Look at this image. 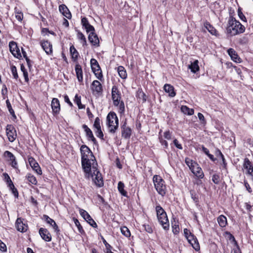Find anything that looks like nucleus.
I'll return each mask as SVG.
<instances>
[{"label": "nucleus", "mask_w": 253, "mask_h": 253, "mask_svg": "<svg viewBox=\"0 0 253 253\" xmlns=\"http://www.w3.org/2000/svg\"><path fill=\"white\" fill-rule=\"evenodd\" d=\"M226 30L228 34L233 36L243 33L245 32V27L233 16H230Z\"/></svg>", "instance_id": "f257e3e1"}, {"label": "nucleus", "mask_w": 253, "mask_h": 253, "mask_svg": "<svg viewBox=\"0 0 253 253\" xmlns=\"http://www.w3.org/2000/svg\"><path fill=\"white\" fill-rule=\"evenodd\" d=\"M83 169L86 174H99L100 172L97 168V164L95 160L91 158L86 159V160H82Z\"/></svg>", "instance_id": "f03ea898"}, {"label": "nucleus", "mask_w": 253, "mask_h": 253, "mask_svg": "<svg viewBox=\"0 0 253 253\" xmlns=\"http://www.w3.org/2000/svg\"><path fill=\"white\" fill-rule=\"evenodd\" d=\"M156 211L158 221L163 226L164 229L169 230V221L167 213L160 205L156 207Z\"/></svg>", "instance_id": "7ed1b4c3"}, {"label": "nucleus", "mask_w": 253, "mask_h": 253, "mask_svg": "<svg viewBox=\"0 0 253 253\" xmlns=\"http://www.w3.org/2000/svg\"><path fill=\"white\" fill-rule=\"evenodd\" d=\"M106 120L109 132L115 133L119 127V120L116 114L114 112H110L108 114Z\"/></svg>", "instance_id": "20e7f679"}, {"label": "nucleus", "mask_w": 253, "mask_h": 253, "mask_svg": "<svg viewBox=\"0 0 253 253\" xmlns=\"http://www.w3.org/2000/svg\"><path fill=\"white\" fill-rule=\"evenodd\" d=\"M155 188L159 194L164 196L166 192L165 181L160 175H154L153 178Z\"/></svg>", "instance_id": "39448f33"}, {"label": "nucleus", "mask_w": 253, "mask_h": 253, "mask_svg": "<svg viewBox=\"0 0 253 253\" xmlns=\"http://www.w3.org/2000/svg\"><path fill=\"white\" fill-rule=\"evenodd\" d=\"M3 156L9 164L16 169L15 172L16 173L20 172V170L17 169L18 165L16 158L13 154L8 151H6L3 154Z\"/></svg>", "instance_id": "423d86ee"}, {"label": "nucleus", "mask_w": 253, "mask_h": 253, "mask_svg": "<svg viewBox=\"0 0 253 253\" xmlns=\"http://www.w3.org/2000/svg\"><path fill=\"white\" fill-rule=\"evenodd\" d=\"M185 162L193 174H198L201 172L202 169L196 162L193 161L188 158H186L185 159Z\"/></svg>", "instance_id": "0eeeda50"}, {"label": "nucleus", "mask_w": 253, "mask_h": 253, "mask_svg": "<svg viewBox=\"0 0 253 253\" xmlns=\"http://www.w3.org/2000/svg\"><path fill=\"white\" fill-rule=\"evenodd\" d=\"M6 133L8 140L11 142H13L16 138V131L12 125H7L6 127Z\"/></svg>", "instance_id": "6e6552de"}, {"label": "nucleus", "mask_w": 253, "mask_h": 253, "mask_svg": "<svg viewBox=\"0 0 253 253\" xmlns=\"http://www.w3.org/2000/svg\"><path fill=\"white\" fill-rule=\"evenodd\" d=\"M9 47L10 51L14 57L18 59H20L22 57L20 49L15 42H10L9 43Z\"/></svg>", "instance_id": "1a4fd4ad"}, {"label": "nucleus", "mask_w": 253, "mask_h": 253, "mask_svg": "<svg viewBox=\"0 0 253 253\" xmlns=\"http://www.w3.org/2000/svg\"><path fill=\"white\" fill-rule=\"evenodd\" d=\"M80 150L82 160H83V161L86 160V159H89L90 157H91V158L94 157L90 149L85 145H82Z\"/></svg>", "instance_id": "9d476101"}, {"label": "nucleus", "mask_w": 253, "mask_h": 253, "mask_svg": "<svg viewBox=\"0 0 253 253\" xmlns=\"http://www.w3.org/2000/svg\"><path fill=\"white\" fill-rule=\"evenodd\" d=\"M81 215L88 223L92 227L96 228L97 225L94 220L91 218L88 213L83 209H80Z\"/></svg>", "instance_id": "9b49d317"}, {"label": "nucleus", "mask_w": 253, "mask_h": 253, "mask_svg": "<svg viewBox=\"0 0 253 253\" xmlns=\"http://www.w3.org/2000/svg\"><path fill=\"white\" fill-rule=\"evenodd\" d=\"M112 98L114 106H118L121 99V94L118 87L114 85L112 88Z\"/></svg>", "instance_id": "f8f14e48"}, {"label": "nucleus", "mask_w": 253, "mask_h": 253, "mask_svg": "<svg viewBox=\"0 0 253 253\" xmlns=\"http://www.w3.org/2000/svg\"><path fill=\"white\" fill-rule=\"evenodd\" d=\"M122 136L125 139L129 138L131 135L132 130L129 126H126V121H125L121 126Z\"/></svg>", "instance_id": "ddd939ff"}, {"label": "nucleus", "mask_w": 253, "mask_h": 253, "mask_svg": "<svg viewBox=\"0 0 253 253\" xmlns=\"http://www.w3.org/2000/svg\"><path fill=\"white\" fill-rule=\"evenodd\" d=\"M40 44L47 55H51L52 54V45L49 41H41Z\"/></svg>", "instance_id": "4468645a"}, {"label": "nucleus", "mask_w": 253, "mask_h": 253, "mask_svg": "<svg viewBox=\"0 0 253 253\" xmlns=\"http://www.w3.org/2000/svg\"><path fill=\"white\" fill-rule=\"evenodd\" d=\"M28 162L33 169L37 174H42V170L39 164L32 157H28Z\"/></svg>", "instance_id": "2eb2a0df"}, {"label": "nucleus", "mask_w": 253, "mask_h": 253, "mask_svg": "<svg viewBox=\"0 0 253 253\" xmlns=\"http://www.w3.org/2000/svg\"><path fill=\"white\" fill-rule=\"evenodd\" d=\"M42 219L45 221L47 224H49L54 230V231L58 234L60 232V230L56 224L55 221L50 218L48 215L44 214L42 217Z\"/></svg>", "instance_id": "dca6fc26"}, {"label": "nucleus", "mask_w": 253, "mask_h": 253, "mask_svg": "<svg viewBox=\"0 0 253 253\" xmlns=\"http://www.w3.org/2000/svg\"><path fill=\"white\" fill-rule=\"evenodd\" d=\"M51 108L54 115H58L60 111V105L57 98H53L51 101Z\"/></svg>", "instance_id": "f3484780"}, {"label": "nucleus", "mask_w": 253, "mask_h": 253, "mask_svg": "<svg viewBox=\"0 0 253 253\" xmlns=\"http://www.w3.org/2000/svg\"><path fill=\"white\" fill-rule=\"evenodd\" d=\"M23 220L21 218H18L15 223L17 230L21 232H26L28 229V225L23 223Z\"/></svg>", "instance_id": "a211bd4d"}, {"label": "nucleus", "mask_w": 253, "mask_h": 253, "mask_svg": "<svg viewBox=\"0 0 253 253\" xmlns=\"http://www.w3.org/2000/svg\"><path fill=\"white\" fill-rule=\"evenodd\" d=\"M39 234L41 235L42 238L45 242L51 241V235L47 229L41 228L39 229Z\"/></svg>", "instance_id": "6ab92c4d"}, {"label": "nucleus", "mask_w": 253, "mask_h": 253, "mask_svg": "<svg viewBox=\"0 0 253 253\" xmlns=\"http://www.w3.org/2000/svg\"><path fill=\"white\" fill-rule=\"evenodd\" d=\"M82 127L85 132L86 135L88 140H91L93 142L94 144H96L97 143L96 140L94 137L91 129L85 124L83 125Z\"/></svg>", "instance_id": "aec40b11"}, {"label": "nucleus", "mask_w": 253, "mask_h": 253, "mask_svg": "<svg viewBox=\"0 0 253 253\" xmlns=\"http://www.w3.org/2000/svg\"><path fill=\"white\" fill-rule=\"evenodd\" d=\"M91 177L95 184L101 187L103 186V180L102 175H88V178Z\"/></svg>", "instance_id": "412c9836"}, {"label": "nucleus", "mask_w": 253, "mask_h": 253, "mask_svg": "<svg viewBox=\"0 0 253 253\" xmlns=\"http://www.w3.org/2000/svg\"><path fill=\"white\" fill-rule=\"evenodd\" d=\"M91 88L93 92H96L97 93H101L103 90L101 83L97 80H95L92 83Z\"/></svg>", "instance_id": "4be33fe9"}, {"label": "nucleus", "mask_w": 253, "mask_h": 253, "mask_svg": "<svg viewBox=\"0 0 253 253\" xmlns=\"http://www.w3.org/2000/svg\"><path fill=\"white\" fill-rule=\"evenodd\" d=\"M59 10L63 14V15H64L67 18L69 19L71 18V13L66 5L64 4L60 5L59 6Z\"/></svg>", "instance_id": "5701e85b"}, {"label": "nucleus", "mask_w": 253, "mask_h": 253, "mask_svg": "<svg viewBox=\"0 0 253 253\" xmlns=\"http://www.w3.org/2000/svg\"><path fill=\"white\" fill-rule=\"evenodd\" d=\"M243 168L246 170L248 174H252L253 172V166L249 159H245L243 164Z\"/></svg>", "instance_id": "b1692460"}, {"label": "nucleus", "mask_w": 253, "mask_h": 253, "mask_svg": "<svg viewBox=\"0 0 253 253\" xmlns=\"http://www.w3.org/2000/svg\"><path fill=\"white\" fill-rule=\"evenodd\" d=\"M88 40L93 45L98 46L99 44V40L97 35L95 32H91L88 36Z\"/></svg>", "instance_id": "393cba45"}, {"label": "nucleus", "mask_w": 253, "mask_h": 253, "mask_svg": "<svg viewBox=\"0 0 253 253\" xmlns=\"http://www.w3.org/2000/svg\"><path fill=\"white\" fill-rule=\"evenodd\" d=\"M164 89L166 92L169 93V95L171 97H173L176 95L174 87L169 84H166L164 86Z\"/></svg>", "instance_id": "a878e982"}, {"label": "nucleus", "mask_w": 253, "mask_h": 253, "mask_svg": "<svg viewBox=\"0 0 253 253\" xmlns=\"http://www.w3.org/2000/svg\"><path fill=\"white\" fill-rule=\"evenodd\" d=\"M227 52L232 60L236 62H240V58H239L237 53L234 49L233 48H229L228 49Z\"/></svg>", "instance_id": "bb28decb"}, {"label": "nucleus", "mask_w": 253, "mask_h": 253, "mask_svg": "<svg viewBox=\"0 0 253 253\" xmlns=\"http://www.w3.org/2000/svg\"><path fill=\"white\" fill-rule=\"evenodd\" d=\"M75 71L77 77L79 82H82L83 80V71L82 67L79 64H76L75 66Z\"/></svg>", "instance_id": "cd10ccee"}, {"label": "nucleus", "mask_w": 253, "mask_h": 253, "mask_svg": "<svg viewBox=\"0 0 253 253\" xmlns=\"http://www.w3.org/2000/svg\"><path fill=\"white\" fill-rule=\"evenodd\" d=\"M198 63V60H195L193 62H191V64L188 65V68L190 69L191 72L196 73L199 71V66Z\"/></svg>", "instance_id": "c85d7f7f"}, {"label": "nucleus", "mask_w": 253, "mask_h": 253, "mask_svg": "<svg viewBox=\"0 0 253 253\" xmlns=\"http://www.w3.org/2000/svg\"><path fill=\"white\" fill-rule=\"evenodd\" d=\"M205 27L211 35H214L216 37L219 36V34L217 30L209 22H207L205 23Z\"/></svg>", "instance_id": "c756f323"}, {"label": "nucleus", "mask_w": 253, "mask_h": 253, "mask_svg": "<svg viewBox=\"0 0 253 253\" xmlns=\"http://www.w3.org/2000/svg\"><path fill=\"white\" fill-rule=\"evenodd\" d=\"M70 52L73 60L76 61L78 59L79 54L73 45H72L70 47Z\"/></svg>", "instance_id": "7c9ffc66"}, {"label": "nucleus", "mask_w": 253, "mask_h": 253, "mask_svg": "<svg viewBox=\"0 0 253 253\" xmlns=\"http://www.w3.org/2000/svg\"><path fill=\"white\" fill-rule=\"evenodd\" d=\"M118 72L119 76L123 79H126L127 78V74L125 68L122 66L118 67Z\"/></svg>", "instance_id": "2f4dec72"}, {"label": "nucleus", "mask_w": 253, "mask_h": 253, "mask_svg": "<svg viewBox=\"0 0 253 253\" xmlns=\"http://www.w3.org/2000/svg\"><path fill=\"white\" fill-rule=\"evenodd\" d=\"M217 221L218 222L219 226L221 227H225L227 223V218L223 215H220L217 218Z\"/></svg>", "instance_id": "473e14b6"}, {"label": "nucleus", "mask_w": 253, "mask_h": 253, "mask_svg": "<svg viewBox=\"0 0 253 253\" xmlns=\"http://www.w3.org/2000/svg\"><path fill=\"white\" fill-rule=\"evenodd\" d=\"M181 111L184 114L188 115H192L194 113V110L193 109H190L186 106H182Z\"/></svg>", "instance_id": "72a5a7b5"}, {"label": "nucleus", "mask_w": 253, "mask_h": 253, "mask_svg": "<svg viewBox=\"0 0 253 253\" xmlns=\"http://www.w3.org/2000/svg\"><path fill=\"white\" fill-rule=\"evenodd\" d=\"M74 102L78 105L80 109L85 108V106L81 103V97L78 94H76L74 98Z\"/></svg>", "instance_id": "f704fd0d"}, {"label": "nucleus", "mask_w": 253, "mask_h": 253, "mask_svg": "<svg viewBox=\"0 0 253 253\" xmlns=\"http://www.w3.org/2000/svg\"><path fill=\"white\" fill-rule=\"evenodd\" d=\"M124 184L122 181L119 182L118 185V189L119 191L123 196L127 197V192L124 190Z\"/></svg>", "instance_id": "c9c22d12"}, {"label": "nucleus", "mask_w": 253, "mask_h": 253, "mask_svg": "<svg viewBox=\"0 0 253 253\" xmlns=\"http://www.w3.org/2000/svg\"><path fill=\"white\" fill-rule=\"evenodd\" d=\"M90 64L92 72L101 69L98 63L97 62V60L95 59L92 58L90 60Z\"/></svg>", "instance_id": "e433bc0d"}, {"label": "nucleus", "mask_w": 253, "mask_h": 253, "mask_svg": "<svg viewBox=\"0 0 253 253\" xmlns=\"http://www.w3.org/2000/svg\"><path fill=\"white\" fill-rule=\"evenodd\" d=\"M205 175H193V182L194 184L200 185L202 184L201 179L203 178Z\"/></svg>", "instance_id": "4c0bfd02"}, {"label": "nucleus", "mask_w": 253, "mask_h": 253, "mask_svg": "<svg viewBox=\"0 0 253 253\" xmlns=\"http://www.w3.org/2000/svg\"><path fill=\"white\" fill-rule=\"evenodd\" d=\"M4 180L6 183L7 187L9 188L13 187V183L10 179L9 175H4Z\"/></svg>", "instance_id": "58836bf2"}, {"label": "nucleus", "mask_w": 253, "mask_h": 253, "mask_svg": "<svg viewBox=\"0 0 253 253\" xmlns=\"http://www.w3.org/2000/svg\"><path fill=\"white\" fill-rule=\"evenodd\" d=\"M93 72L94 73L96 77L100 81H103L104 80L102 72L101 69L94 71Z\"/></svg>", "instance_id": "ea45409f"}, {"label": "nucleus", "mask_w": 253, "mask_h": 253, "mask_svg": "<svg viewBox=\"0 0 253 253\" xmlns=\"http://www.w3.org/2000/svg\"><path fill=\"white\" fill-rule=\"evenodd\" d=\"M121 231L124 236L126 237H129L130 236V232L129 229L126 226H123L121 228Z\"/></svg>", "instance_id": "a19ab883"}, {"label": "nucleus", "mask_w": 253, "mask_h": 253, "mask_svg": "<svg viewBox=\"0 0 253 253\" xmlns=\"http://www.w3.org/2000/svg\"><path fill=\"white\" fill-rule=\"evenodd\" d=\"M138 98L140 101H142V103L145 102L146 101V95L142 91H140L138 93Z\"/></svg>", "instance_id": "79ce46f5"}, {"label": "nucleus", "mask_w": 253, "mask_h": 253, "mask_svg": "<svg viewBox=\"0 0 253 253\" xmlns=\"http://www.w3.org/2000/svg\"><path fill=\"white\" fill-rule=\"evenodd\" d=\"M28 181L32 184L36 185L37 180L36 178L33 175H29L27 177Z\"/></svg>", "instance_id": "37998d69"}, {"label": "nucleus", "mask_w": 253, "mask_h": 253, "mask_svg": "<svg viewBox=\"0 0 253 253\" xmlns=\"http://www.w3.org/2000/svg\"><path fill=\"white\" fill-rule=\"evenodd\" d=\"M190 244H191L195 250L198 251L200 249V246L196 237L194 238V240L192 241V243H190Z\"/></svg>", "instance_id": "c03bdc74"}, {"label": "nucleus", "mask_w": 253, "mask_h": 253, "mask_svg": "<svg viewBox=\"0 0 253 253\" xmlns=\"http://www.w3.org/2000/svg\"><path fill=\"white\" fill-rule=\"evenodd\" d=\"M222 180L219 175H212V180L215 184H218Z\"/></svg>", "instance_id": "a18cd8bd"}, {"label": "nucleus", "mask_w": 253, "mask_h": 253, "mask_svg": "<svg viewBox=\"0 0 253 253\" xmlns=\"http://www.w3.org/2000/svg\"><path fill=\"white\" fill-rule=\"evenodd\" d=\"M77 37L79 40L83 41V44H85L86 43L85 37L82 32L79 31L78 32Z\"/></svg>", "instance_id": "49530a36"}, {"label": "nucleus", "mask_w": 253, "mask_h": 253, "mask_svg": "<svg viewBox=\"0 0 253 253\" xmlns=\"http://www.w3.org/2000/svg\"><path fill=\"white\" fill-rule=\"evenodd\" d=\"M74 221L75 225L77 226L78 230L80 233H82L84 231V229L81 226L79 221L76 218H74Z\"/></svg>", "instance_id": "de8ad7c7"}, {"label": "nucleus", "mask_w": 253, "mask_h": 253, "mask_svg": "<svg viewBox=\"0 0 253 253\" xmlns=\"http://www.w3.org/2000/svg\"><path fill=\"white\" fill-rule=\"evenodd\" d=\"M100 119L98 117L96 118L95 119V121L93 124V126L96 129H99L101 128V126L100 125Z\"/></svg>", "instance_id": "09e8293b"}, {"label": "nucleus", "mask_w": 253, "mask_h": 253, "mask_svg": "<svg viewBox=\"0 0 253 253\" xmlns=\"http://www.w3.org/2000/svg\"><path fill=\"white\" fill-rule=\"evenodd\" d=\"M11 70L14 78L17 80L18 78V75L16 67L12 66L11 67Z\"/></svg>", "instance_id": "8fccbe9b"}, {"label": "nucleus", "mask_w": 253, "mask_h": 253, "mask_svg": "<svg viewBox=\"0 0 253 253\" xmlns=\"http://www.w3.org/2000/svg\"><path fill=\"white\" fill-rule=\"evenodd\" d=\"M119 107V112L120 114L124 113L125 111V104L123 101H119V104L118 106Z\"/></svg>", "instance_id": "3c124183"}, {"label": "nucleus", "mask_w": 253, "mask_h": 253, "mask_svg": "<svg viewBox=\"0 0 253 253\" xmlns=\"http://www.w3.org/2000/svg\"><path fill=\"white\" fill-rule=\"evenodd\" d=\"M84 28L85 29L87 33L94 32L95 31L94 28L89 23L88 24H87V25L85 27H84Z\"/></svg>", "instance_id": "603ef678"}, {"label": "nucleus", "mask_w": 253, "mask_h": 253, "mask_svg": "<svg viewBox=\"0 0 253 253\" xmlns=\"http://www.w3.org/2000/svg\"><path fill=\"white\" fill-rule=\"evenodd\" d=\"M238 14L239 18H240V19L241 20H242L243 21H244V22L247 21L246 18L245 16L244 15V14L243 13V12H242V10L240 8H239L238 10Z\"/></svg>", "instance_id": "864d4df0"}, {"label": "nucleus", "mask_w": 253, "mask_h": 253, "mask_svg": "<svg viewBox=\"0 0 253 253\" xmlns=\"http://www.w3.org/2000/svg\"><path fill=\"white\" fill-rule=\"evenodd\" d=\"M215 155L217 157H219L222 159L223 163L225 165V160L224 156L222 154V153H221V152L220 151V150H219V149H217L215 151Z\"/></svg>", "instance_id": "5fc2aeb1"}, {"label": "nucleus", "mask_w": 253, "mask_h": 253, "mask_svg": "<svg viewBox=\"0 0 253 253\" xmlns=\"http://www.w3.org/2000/svg\"><path fill=\"white\" fill-rule=\"evenodd\" d=\"M9 189L11 191V192L16 198H18L19 196V193L17 189L13 185V187L9 188Z\"/></svg>", "instance_id": "6e6d98bb"}, {"label": "nucleus", "mask_w": 253, "mask_h": 253, "mask_svg": "<svg viewBox=\"0 0 253 253\" xmlns=\"http://www.w3.org/2000/svg\"><path fill=\"white\" fill-rule=\"evenodd\" d=\"M159 141L161 143V144H162V145L164 146V147L165 148H168V142L166 140H164L162 137V136H160L159 137Z\"/></svg>", "instance_id": "4d7b16f0"}, {"label": "nucleus", "mask_w": 253, "mask_h": 253, "mask_svg": "<svg viewBox=\"0 0 253 253\" xmlns=\"http://www.w3.org/2000/svg\"><path fill=\"white\" fill-rule=\"evenodd\" d=\"M145 230L149 233H152L153 232V228L151 226L148 224H144V225Z\"/></svg>", "instance_id": "13d9d810"}, {"label": "nucleus", "mask_w": 253, "mask_h": 253, "mask_svg": "<svg viewBox=\"0 0 253 253\" xmlns=\"http://www.w3.org/2000/svg\"><path fill=\"white\" fill-rule=\"evenodd\" d=\"M172 232L174 234H177L179 232V227L178 225H174L172 226Z\"/></svg>", "instance_id": "bf43d9fd"}, {"label": "nucleus", "mask_w": 253, "mask_h": 253, "mask_svg": "<svg viewBox=\"0 0 253 253\" xmlns=\"http://www.w3.org/2000/svg\"><path fill=\"white\" fill-rule=\"evenodd\" d=\"M95 133H96L97 137H98L99 138H100L102 139H103L104 135H103V132L102 131L101 128L99 129H96Z\"/></svg>", "instance_id": "052dcab7"}, {"label": "nucleus", "mask_w": 253, "mask_h": 253, "mask_svg": "<svg viewBox=\"0 0 253 253\" xmlns=\"http://www.w3.org/2000/svg\"><path fill=\"white\" fill-rule=\"evenodd\" d=\"M164 136L165 138L170 140L171 138V133L169 131H166L164 132Z\"/></svg>", "instance_id": "680f3d73"}, {"label": "nucleus", "mask_w": 253, "mask_h": 253, "mask_svg": "<svg viewBox=\"0 0 253 253\" xmlns=\"http://www.w3.org/2000/svg\"><path fill=\"white\" fill-rule=\"evenodd\" d=\"M16 18L19 21H22L23 18V15L22 13L21 12H17L16 13L15 15Z\"/></svg>", "instance_id": "e2e57ef3"}, {"label": "nucleus", "mask_w": 253, "mask_h": 253, "mask_svg": "<svg viewBox=\"0 0 253 253\" xmlns=\"http://www.w3.org/2000/svg\"><path fill=\"white\" fill-rule=\"evenodd\" d=\"M198 117L199 120L201 121V123L202 124H206V120H205V117L202 113H198Z\"/></svg>", "instance_id": "0e129e2a"}, {"label": "nucleus", "mask_w": 253, "mask_h": 253, "mask_svg": "<svg viewBox=\"0 0 253 253\" xmlns=\"http://www.w3.org/2000/svg\"><path fill=\"white\" fill-rule=\"evenodd\" d=\"M173 144L176 147H177L179 149H182V146L181 144L179 143L178 140L176 139H175L173 141Z\"/></svg>", "instance_id": "69168bd1"}, {"label": "nucleus", "mask_w": 253, "mask_h": 253, "mask_svg": "<svg viewBox=\"0 0 253 253\" xmlns=\"http://www.w3.org/2000/svg\"><path fill=\"white\" fill-rule=\"evenodd\" d=\"M64 98L65 102L67 103L70 107H72L73 106V104L70 101V100L69 99V98L68 95H64Z\"/></svg>", "instance_id": "338daca9"}, {"label": "nucleus", "mask_w": 253, "mask_h": 253, "mask_svg": "<svg viewBox=\"0 0 253 253\" xmlns=\"http://www.w3.org/2000/svg\"><path fill=\"white\" fill-rule=\"evenodd\" d=\"M81 22H82V24L84 27H85L87 25V24H89V22H88L87 18L85 17H83L82 19Z\"/></svg>", "instance_id": "774afa93"}]
</instances>
